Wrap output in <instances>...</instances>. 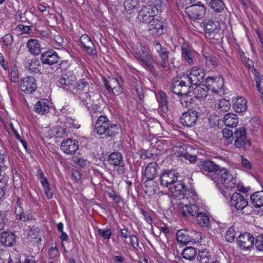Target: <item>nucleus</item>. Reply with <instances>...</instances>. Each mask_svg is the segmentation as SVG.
<instances>
[{
	"instance_id": "nucleus-1",
	"label": "nucleus",
	"mask_w": 263,
	"mask_h": 263,
	"mask_svg": "<svg viewBox=\"0 0 263 263\" xmlns=\"http://www.w3.org/2000/svg\"><path fill=\"white\" fill-rule=\"evenodd\" d=\"M212 179L224 196L227 195L229 189L235 187L237 181L236 174H232L225 168L220 169L216 176L212 177Z\"/></svg>"
},
{
	"instance_id": "nucleus-2",
	"label": "nucleus",
	"mask_w": 263,
	"mask_h": 263,
	"mask_svg": "<svg viewBox=\"0 0 263 263\" xmlns=\"http://www.w3.org/2000/svg\"><path fill=\"white\" fill-rule=\"evenodd\" d=\"M222 134L228 144L234 141L237 148L246 149L251 145L250 140L247 138L246 133H222Z\"/></svg>"
},
{
	"instance_id": "nucleus-3",
	"label": "nucleus",
	"mask_w": 263,
	"mask_h": 263,
	"mask_svg": "<svg viewBox=\"0 0 263 263\" xmlns=\"http://www.w3.org/2000/svg\"><path fill=\"white\" fill-rule=\"evenodd\" d=\"M229 203L232 209L242 211V213L246 215L250 214L248 211H246L249 208L248 200L241 194L237 192L233 193L231 197Z\"/></svg>"
},
{
	"instance_id": "nucleus-4",
	"label": "nucleus",
	"mask_w": 263,
	"mask_h": 263,
	"mask_svg": "<svg viewBox=\"0 0 263 263\" xmlns=\"http://www.w3.org/2000/svg\"><path fill=\"white\" fill-rule=\"evenodd\" d=\"M218 22L210 18H205L200 23V26L203 29L206 37L210 40L215 39L218 36Z\"/></svg>"
},
{
	"instance_id": "nucleus-5",
	"label": "nucleus",
	"mask_w": 263,
	"mask_h": 263,
	"mask_svg": "<svg viewBox=\"0 0 263 263\" xmlns=\"http://www.w3.org/2000/svg\"><path fill=\"white\" fill-rule=\"evenodd\" d=\"M154 50L158 53L160 58L158 62V66L163 69L168 68L169 64L170 51L168 49L162 46L159 42L154 41L153 43Z\"/></svg>"
},
{
	"instance_id": "nucleus-6",
	"label": "nucleus",
	"mask_w": 263,
	"mask_h": 263,
	"mask_svg": "<svg viewBox=\"0 0 263 263\" xmlns=\"http://www.w3.org/2000/svg\"><path fill=\"white\" fill-rule=\"evenodd\" d=\"M204 72L202 68L197 67H194L192 68L189 73L184 74L183 76L184 80L188 82L190 85H198L202 82L204 77Z\"/></svg>"
},
{
	"instance_id": "nucleus-7",
	"label": "nucleus",
	"mask_w": 263,
	"mask_h": 263,
	"mask_svg": "<svg viewBox=\"0 0 263 263\" xmlns=\"http://www.w3.org/2000/svg\"><path fill=\"white\" fill-rule=\"evenodd\" d=\"M107 161L108 163L114 166H118L117 172L119 175L125 173L126 167L124 163L122 155L119 152H112L108 157Z\"/></svg>"
},
{
	"instance_id": "nucleus-8",
	"label": "nucleus",
	"mask_w": 263,
	"mask_h": 263,
	"mask_svg": "<svg viewBox=\"0 0 263 263\" xmlns=\"http://www.w3.org/2000/svg\"><path fill=\"white\" fill-rule=\"evenodd\" d=\"M192 147L191 145H183L180 146H176L174 148V152L177 157L184 158L189 160L191 163L196 162L197 158L196 155L192 154Z\"/></svg>"
},
{
	"instance_id": "nucleus-9",
	"label": "nucleus",
	"mask_w": 263,
	"mask_h": 263,
	"mask_svg": "<svg viewBox=\"0 0 263 263\" xmlns=\"http://www.w3.org/2000/svg\"><path fill=\"white\" fill-rule=\"evenodd\" d=\"M158 13V9L155 5L144 6L140 10L138 14L139 20L144 23L149 24Z\"/></svg>"
},
{
	"instance_id": "nucleus-10",
	"label": "nucleus",
	"mask_w": 263,
	"mask_h": 263,
	"mask_svg": "<svg viewBox=\"0 0 263 263\" xmlns=\"http://www.w3.org/2000/svg\"><path fill=\"white\" fill-rule=\"evenodd\" d=\"M76 87L80 99L83 102L90 99L92 92L89 90L90 84L88 81L84 79H81L77 82Z\"/></svg>"
},
{
	"instance_id": "nucleus-11",
	"label": "nucleus",
	"mask_w": 263,
	"mask_h": 263,
	"mask_svg": "<svg viewBox=\"0 0 263 263\" xmlns=\"http://www.w3.org/2000/svg\"><path fill=\"white\" fill-rule=\"evenodd\" d=\"M178 178V172L176 170H165L161 174L159 178L160 184L163 186L171 187L177 181Z\"/></svg>"
},
{
	"instance_id": "nucleus-12",
	"label": "nucleus",
	"mask_w": 263,
	"mask_h": 263,
	"mask_svg": "<svg viewBox=\"0 0 263 263\" xmlns=\"http://www.w3.org/2000/svg\"><path fill=\"white\" fill-rule=\"evenodd\" d=\"M190 86L188 82L184 80V77L182 76L178 80L174 81L171 86V90L178 96L186 95L189 93Z\"/></svg>"
},
{
	"instance_id": "nucleus-13",
	"label": "nucleus",
	"mask_w": 263,
	"mask_h": 263,
	"mask_svg": "<svg viewBox=\"0 0 263 263\" xmlns=\"http://www.w3.org/2000/svg\"><path fill=\"white\" fill-rule=\"evenodd\" d=\"M165 27V22L162 17L156 16L148 24V31L153 35L162 34Z\"/></svg>"
},
{
	"instance_id": "nucleus-14",
	"label": "nucleus",
	"mask_w": 263,
	"mask_h": 263,
	"mask_svg": "<svg viewBox=\"0 0 263 263\" xmlns=\"http://www.w3.org/2000/svg\"><path fill=\"white\" fill-rule=\"evenodd\" d=\"M199 113L196 110L189 109L182 114L180 117L181 124L186 127H192L197 123Z\"/></svg>"
},
{
	"instance_id": "nucleus-15",
	"label": "nucleus",
	"mask_w": 263,
	"mask_h": 263,
	"mask_svg": "<svg viewBox=\"0 0 263 263\" xmlns=\"http://www.w3.org/2000/svg\"><path fill=\"white\" fill-rule=\"evenodd\" d=\"M205 12L206 9L204 5H192L186 8V13L193 20L203 17Z\"/></svg>"
},
{
	"instance_id": "nucleus-16",
	"label": "nucleus",
	"mask_w": 263,
	"mask_h": 263,
	"mask_svg": "<svg viewBox=\"0 0 263 263\" xmlns=\"http://www.w3.org/2000/svg\"><path fill=\"white\" fill-rule=\"evenodd\" d=\"M198 211V206L195 204L189 205L179 203L178 204V212L185 219L195 216Z\"/></svg>"
},
{
	"instance_id": "nucleus-17",
	"label": "nucleus",
	"mask_w": 263,
	"mask_h": 263,
	"mask_svg": "<svg viewBox=\"0 0 263 263\" xmlns=\"http://www.w3.org/2000/svg\"><path fill=\"white\" fill-rule=\"evenodd\" d=\"M254 237L249 233L241 234L237 238L238 247L243 250H250L253 247Z\"/></svg>"
},
{
	"instance_id": "nucleus-18",
	"label": "nucleus",
	"mask_w": 263,
	"mask_h": 263,
	"mask_svg": "<svg viewBox=\"0 0 263 263\" xmlns=\"http://www.w3.org/2000/svg\"><path fill=\"white\" fill-rule=\"evenodd\" d=\"M97 132H107L110 129L118 130V125L116 124L110 123L105 116H100L95 124Z\"/></svg>"
},
{
	"instance_id": "nucleus-19",
	"label": "nucleus",
	"mask_w": 263,
	"mask_h": 263,
	"mask_svg": "<svg viewBox=\"0 0 263 263\" xmlns=\"http://www.w3.org/2000/svg\"><path fill=\"white\" fill-rule=\"evenodd\" d=\"M104 85L109 92H112L115 96H118L123 92V89L118 80L116 78H109L106 79L103 78Z\"/></svg>"
},
{
	"instance_id": "nucleus-20",
	"label": "nucleus",
	"mask_w": 263,
	"mask_h": 263,
	"mask_svg": "<svg viewBox=\"0 0 263 263\" xmlns=\"http://www.w3.org/2000/svg\"><path fill=\"white\" fill-rule=\"evenodd\" d=\"M198 166L203 174L208 175L209 173H213L214 177L216 176L220 170L218 165L210 160L200 161L198 163Z\"/></svg>"
},
{
	"instance_id": "nucleus-21",
	"label": "nucleus",
	"mask_w": 263,
	"mask_h": 263,
	"mask_svg": "<svg viewBox=\"0 0 263 263\" xmlns=\"http://www.w3.org/2000/svg\"><path fill=\"white\" fill-rule=\"evenodd\" d=\"M20 87L26 93H32L37 88L35 79L32 76L26 77L22 81Z\"/></svg>"
},
{
	"instance_id": "nucleus-22",
	"label": "nucleus",
	"mask_w": 263,
	"mask_h": 263,
	"mask_svg": "<svg viewBox=\"0 0 263 263\" xmlns=\"http://www.w3.org/2000/svg\"><path fill=\"white\" fill-rule=\"evenodd\" d=\"M206 88L217 93L223 86V81L219 77H209L206 79Z\"/></svg>"
},
{
	"instance_id": "nucleus-23",
	"label": "nucleus",
	"mask_w": 263,
	"mask_h": 263,
	"mask_svg": "<svg viewBox=\"0 0 263 263\" xmlns=\"http://www.w3.org/2000/svg\"><path fill=\"white\" fill-rule=\"evenodd\" d=\"M59 60V55L52 50L44 51L41 55V61L43 64L52 65L57 63Z\"/></svg>"
},
{
	"instance_id": "nucleus-24",
	"label": "nucleus",
	"mask_w": 263,
	"mask_h": 263,
	"mask_svg": "<svg viewBox=\"0 0 263 263\" xmlns=\"http://www.w3.org/2000/svg\"><path fill=\"white\" fill-rule=\"evenodd\" d=\"M78 148V142L77 140L73 141L70 139L63 141L61 144V150L68 155L74 154Z\"/></svg>"
},
{
	"instance_id": "nucleus-25",
	"label": "nucleus",
	"mask_w": 263,
	"mask_h": 263,
	"mask_svg": "<svg viewBox=\"0 0 263 263\" xmlns=\"http://www.w3.org/2000/svg\"><path fill=\"white\" fill-rule=\"evenodd\" d=\"M80 41L88 54L91 55L97 54L94 44L88 35L86 34L82 35L80 39Z\"/></svg>"
},
{
	"instance_id": "nucleus-26",
	"label": "nucleus",
	"mask_w": 263,
	"mask_h": 263,
	"mask_svg": "<svg viewBox=\"0 0 263 263\" xmlns=\"http://www.w3.org/2000/svg\"><path fill=\"white\" fill-rule=\"evenodd\" d=\"M0 242L6 247L12 246L16 242L15 235L10 231H3L1 233Z\"/></svg>"
},
{
	"instance_id": "nucleus-27",
	"label": "nucleus",
	"mask_w": 263,
	"mask_h": 263,
	"mask_svg": "<svg viewBox=\"0 0 263 263\" xmlns=\"http://www.w3.org/2000/svg\"><path fill=\"white\" fill-rule=\"evenodd\" d=\"M76 80V77L71 73L62 74L59 80V86L62 88L68 90Z\"/></svg>"
},
{
	"instance_id": "nucleus-28",
	"label": "nucleus",
	"mask_w": 263,
	"mask_h": 263,
	"mask_svg": "<svg viewBox=\"0 0 263 263\" xmlns=\"http://www.w3.org/2000/svg\"><path fill=\"white\" fill-rule=\"evenodd\" d=\"M175 183L176 184L174 186L173 190L172 191L174 195L177 197L180 196V198H188V195L190 191L186 190L184 184L179 182H176Z\"/></svg>"
},
{
	"instance_id": "nucleus-29",
	"label": "nucleus",
	"mask_w": 263,
	"mask_h": 263,
	"mask_svg": "<svg viewBox=\"0 0 263 263\" xmlns=\"http://www.w3.org/2000/svg\"><path fill=\"white\" fill-rule=\"evenodd\" d=\"M34 108L39 114H46L49 112V102L47 99H41L34 105Z\"/></svg>"
},
{
	"instance_id": "nucleus-30",
	"label": "nucleus",
	"mask_w": 263,
	"mask_h": 263,
	"mask_svg": "<svg viewBox=\"0 0 263 263\" xmlns=\"http://www.w3.org/2000/svg\"><path fill=\"white\" fill-rule=\"evenodd\" d=\"M29 52L32 55H37L41 52L42 48L39 41L36 39H31L27 43Z\"/></svg>"
},
{
	"instance_id": "nucleus-31",
	"label": "nucleus",
	"mask_w": 263,
	"mask_h": 263,
	"mask_svg": "<svg viewBox=\"0 0 263 263\" xmlns=\"http://www.w3.org/2000/svg\"><path fill=\"white\" fill-rule=\"evenodd\" d=\"M247 100L243 97H238L234 100L233 107L238 113L245 112L247 109Z\"/></svg>"
},
{
	"instance_id": "nucleus-32",
	"label": "nucleus",
	"mask_w": 263,
	"mask_h": 263,
	"mask_svg": "<svg viewBox=\"0 0 263 263\" xmlns=\"http://www.w3.org/2000/svg\"><path fill=\"white\" fill-rule=\"evenodd\" d=\"M144 187L145 193L151 196L156 193L158 185L153 179H147L144 182Z\"/></svg>"
},
{
	"instance_id": "nucleus-33",
	"label": "nucleus",
	"mask_w": 263,
	"mask_h": 263,
	"mask_svg": "<svg viewBox=\"0 0 263 263\" xmlns=\"http://www.w3.org/2000/svg\"><path fill=\"white\" fill-rule=\"evenodd\" d=\"M25 67L30 72L37 73L40 72L41 64L37 58L28 59L25 64Z\"/></svg>"
},
{
	"instance_id": "nucleus-34",
	"label": "nucleus",
	"mask_w": 263,
	"mask_h": 263,
	"mask_svg": "<svg viewBox=\"0 0 263 263\" xmlns=\"http://www.w3.org/2000/svg\"><path fill=\"white\" fill-rule=\"evenodd\" d=\"M176 236L178 242L183 245H186L191 240V238L189 234V231L185 229L178 231Z\"/></svg>"
},
{
	"instance_id": "nucleus-35",
	"label": "nucleus",
	"mask_w": 263,
	"mask_h": 263,
	"mask_svg": "<svg viewBox=\"0 0 263 263\" xmlns=\"http://www.w3.org/2000/svg\"><path fill=\"white\" fill-rule=\"evenodd\" d=\"M251 202L256 208L263 206V191L256 192L251 196Z\"/></svg>"
},
{
	"instance_id": "nucleus-36",
	"label": "nucleus",
	"mask_w": 263,
	"mask_h": 263,
	"mask_svg": "<svg viewBox=\"0 0 263 263\" xmlns=\"http://www.w3.org/2000/svg\"><path fill=\"white\" fill-rule=\"evenodd\" d=\"M223 122L227 127H236L238 123L237 116L233 113H228L223 117Z\"/></svg>"
},
{
	"instance_id": "nucleus-37",
	"label": "nucleus",
	"mask_w": 263,
	"mask_h": 263,
	"mask_svg": "<svg viewBox=\"0 0 263 263\" xmlns=\"http://www.w3.org/2000/svg\"><path fill=\"white\" fill-rule=\"evenodd\" d=\"M133 54L138 60L141 61L149 55L146 47L141 44L138 45L137 48L134 50Z\"/></svg>"
},
{
	"instance_id": "nucleus-38",
	"label": "nucleus",
	"mask_w": 263,
	"mask_h": 263,
	"mask_svg": "<svg viewBox=\"0 0 263 263\" xmlns=\"http://www.w3.org/2000/svg\"><path fill=\"white\" fill-rule=\"evenodd\" d=\"M158 164L156 162L149 163L145 169L144 175L146 179H153L157 174Z\"/></svg>"
},
{
	"instance_id": "nucleus-39",
	"label": "nucleus",
	"mask_w": 263,
	"mask_h": 263,
	"mask_svg": "<svg viewBox=\"0 0 263 263\" xmlns=\"http://www.w3.org/2000/svg\"><path fill=\"white\" fill-rule=\"evenodd\" d=\"M143 65L145 66V68L148 70L153 75L157 76L158 75V72L154 65L153 59L151 55L148 56L145 59L141 61Z\"/></svg>"
},
{
	"instance_id": "nucleus-40",
	"label": "nucleus",
	"mask_w": 263,
	"mask_h": 263,
	"mask_svg": "<svg viewBox=\"0 0 263 263\" xmlns=\"http://www.w3.org/2000/svg\"><path fill=\"white\" fill-rule=\"evenodd\" d=\"M196 255L197 250L193 247L185 248L182 252L183 258L190 261L194 260Z\"/></svg>"
},
{
	"instance_id": "nucleus-41",
	"label": "nucleus",
	"mask_w": 263,
	"mask_h": 263,
	"mask_svg": "<svg viewBox=\"0 0 263 263\" xmlns=\"http://www.w3.org/2000/svg\"><path fill=\"white\" fill-rule=\"evenodd\" d=\"M181 51L183 59L190 65H193L194 63L193 58L195 53L184 46L181 47Z\"/></svg>"
},
{
	"instance_id": "nucleus-42",
	"label": "nucleus",
	"mask_w": 263,
	"mask_h": 263,
	"mask_svg": "<svg viewBox=\"0 0 263 263\" xmlns=\"http://www.w3.org/2000/svg\"><path fill=\"white\" fill-rule=\"evenodd\" d=\"M41 233L40 229L36 227H32L29 232V237L30 241H33V239H35V242L39 243L42 241V238L40 237V234Z\"/></svg>"
},
{
	"instance_id": "nucleus-43",
	"label": "nucleus",
	"mask_w": 263,
	"mask_h": 263,
	"mask_svg": "<svg viewBox=\"0 0 263 263\" xmlns=\"http://www.w3.org/2000/svg\"><path fill=\"white\" fill-rule=\"evenodd\" d=\"M196 86L193 91L195 96L200 100L205 99L208 94L209 89L206 88V87H202L198 85Z\"/></svg>"
},
{
	"instance_id": "nucleus-44",
	"label": "nucleus",
	"mask_w": 263,
	"mask_h": 263,
	"mask_svg": "<svg viewBox=\"0 0 263 263\" xmlns=\"http://www.w3.org/2000/svg\"><path fill=\"white\" fill-rule=\"evenodd\" d=\"M206 65L211 69L216 67L220 63L219 59L212 55H204Z\"/></svg>"
},
{
	"instance_id": "nucleus-45",
	"label": "nucleus",
	"mask_w": 263,
	"mask_h": 263,
	"mask_svg": "<svg viewBox=\"0 0 263 263\" xmlns=\"http://www.w3.org/2000/svg\"><path fill=\"white\" fill-rule=\"evenodd\" d=\"M196 219L198 223L201 227L209 226L210 221L208 215L203 213H198L197 214Z\"/></svg>"
},
{
	"instance_id": "nucleus-46",
	"label": "nucleus",
	"mask_w": 263,
	"mask_h": 263,
	"mask_svg": "<svg viewBox=\"0 0 263 263\" xmlns=\"http://www.w3.org/2000/svg\"><path fill=\"white\" fill-rule=\"evenodd\" d=\"M210 6L214 11L217 12L222 11L224 7V3L222 0H211Z\"/></svg>"
},
{
	"instance_id": "nucleus-47",
	"label": "nucleus",
	"mask_w": 263,
	"mask_h": 263,
	"mask_svg": "<svg viewBox=\"0 0 263 263\" xmlns=\"http://www.w3.org/2000/svg\"><path fill=\"white\" fill-rule=\"evenodd\" d=\"M231 104L229 100L222 99L219 100L217 105V109L220 112H225L230 109Z\"/></svg>"
},
{
	"instance_id": "nucleus-48",
	"label": "nucleus",
	"mask_w": 263,
	"mask_h": 263,
	"mask_svg": "<svg viewBox=\"0 0 263 263\" xmlns=\"http://www.w3.org/2000/svg\"><path fill=\"white\" fill-rule=\"evenodd\" d=\"M212 258V255L209 251L204 250L199 251L197 259L201 263H208Z\"/></svg>"
},
{
	"instance_id": "nucleus-49",
	"label": "nucleus",
	"mask_w": 263,
	"mask_h": 263,
	"mask_svg": "<svg viewBox=\"0 0 263 263\" xmlns=\"http://www.w3.org/2000/svg\"><path fill=\"white\" fill-rule=\"evenodd\" d=\"M138 4L137 0H126L123 5L125 10L127 11L135 9Z\"/></svg>"
},
{
	"instance_id": "nucleus-50",
	"label": "nucleus",
	"mask_w": 263,
	"mask_h": 263,
	"mask_svg": "<svg viewBox=\"0 0 263 263\" xmlns=\"http://www.w3.org/2000/svg\"><path fill=\"white\" fill-rule=\"evenodd\" d=\"M236 232L233 228H230L226 232L225 238L227 241L233 242L235 239Z\"/></svg>"
},
{
	"instance_id": "nucleus-51",
	"label": "nucleus",
	"mask_w": 263,
	"mask_h": 263,
	"mask_svg": "<svg viewBox=\"0 0 263 263\" xmlns=\"http://www.w3.org/2000/svg\"><path fill=\"white\" fill-rule=\"evenodd\" d=\"M99 234L104 239L109 240L111 236L112 232L110 229L106 228L104 229H99L98 230Z\"/></svg>"
},
{
	"instance_id": "nucleus-52",
	"label": "nucleus",
	"mask_w": 263,
	"mask_h": 263,
	"mask_svg": "<svg viewBox=\"0 0 263 263\" xmlns=\"http://www.w3.org/2000/svg\"><path fill=\"white\" fill-rule=\"evenodd\" d=\"M189 93L186 95H181L180 103L183 107H188L191 103L192 99L190 98Z\"/></svg>"
},
{
	"instance_id": "nucleus-53",
	"label": "nucleus",
	"mask_w": 263,
	"mask_h": 263,
	"mask_svg": "<svg viewBox=\"0 0 263 263\" xmlns=\"http://www.w3.org/2000/svg\"><path fill=\"white\" fill-rule=\"evenodd\" d=\"M42 185L44 189L46 197L48 199L52 198L53 197V193L50 187V184L49 181L44 182V183L42 184Z\"/></svg>"
},
{
	"instance_id": "nucleus-54",
	"label": "nucleus",
	"mask_w": 263,
	"mask_h": 263,
	"mask_svg": "<svg viewBox=\"0 0 263 263\" xmlns=\"http://www.w3.org/2000/svg\"><path fill=\"white\" fill-rule=\"evenodd\" d=\"M254 244L257 250L263 252V236H258Z\"/></svg>"
},
{
	"instance_id": "nucleus-55",
	"label": "nucleus",
	"mask_w": 263,
	"mask_h": 263,
	"mask_svg": "<svg viewBox=\"0 0 263 263\" xmlns=\"http://www.w3.org/2000/svg\"><path fill=\"white\" fill-rule=\"evenodd\" d=\"M72 161L74 163L81 166L86 165L87 162V161L86 159L80 157H74L72 158Z\"/></svg>"
},
{
	"instance_id": "nucleus-56",
	"label": "nucleus",
	"mask_w": 263,
	"mask_h": 263,
	"mask_svg": "<svg viewBox=\"0 0 263 263\" xmlns=\"http://www.w3.org/2000/svg\"><path fill=\"white\" fill-rule=\"evenodd\" d=\"M241 164L245 170H250L252 168V164L250 161L243 156H241Z\"/></svg>"
},
{
	"instance_id": "nucleus-57",
	"label": "nucleus",
	"mask_w": 263,
	"mask_h": 263,
	"mask_svg": "<svg viewBox=\"0 0 263 263\" xmlns=\"http://www.w3.org/2000/svg\"><path fill=\"white\" fill-rule=\"evenodd\" d=\"M11 80L12 82H17L19 81L18 71L16 67H13L11 72Z\"/></svg>"
},
{
	"instance_id": "nucleus-58",
	"label": "nucleus",
	"mask_w": 263,
	"mask_h": 263,
	"mask_svg": "<svg viewBox=\"0 0 263 263\" xmlns=\"http://www.w3.org/2000/svg\"><path fill=\"white\" fill-rule=\"evenodd\" d=\"M256 87L257 90L261 92V98L263 100V75L256 81Z\"/></svg>"
},
{
	"instance_id": "nucleus-59",
	"label": "nucleus",
	"mask_w": 263,
	"mask_h": 263,
	"mask_svg": "<svg viewBox=\"0 0 263 263\" xmlns=\"http://www.w3.org/2000/svg\"><path fill=\"white\" fill-rule=\"evenodd\" d=\"M160 96L161 98V100L160 101V104L161 106L162 107H166V108H167V101L165 93L164 92L161 91L160 92Z\"/></svg>"
},
{
	"instance_id": "nucleus-60",
	"label": "nucleus",
	"mask_w": 263,
	"mask_h": 263,
	"mask_svg": "<svg viewBox=\"0 0 263 263\" xmlns=\"http://www.w3.org/2000/svg\"><path fill=\"white\" fill-rule=\"evenodd\" d=\"M67 123L69 124V126L72 129H78L81 126L78 121L71 118H68L67 119Z\"/></svg>"
},
{
	"instance_id": "nucleus-61",
	"label": "nucleus",
	"mask_w": 263,
	"mask_h": 263,
	"mask_svg": "<svg viewBox=\"0 0 263 263\" xmlns=\"http://www.w3.org/2000/svg\"><path fill=\"white\" fill-rule=\"evenodd\" d=\"M130 237V242L134 249H137L139 247L138 239L134 234L129 236Z\"/></svg>"
},
{
	"instance_id": "nucleus-62",
	"label": "nucleus",
	"mask_w": 263,
	"mask_h": 263,
	"mask_svg": "<svg viewBox=\"0 0 263 263\" xmlns=\"http://www.w3.org/2000/svg\"><path fill=\"white\" fill-rule=\"evenodd\" d=\"M3 41L5 45H9L13 42V37L10 34H7L3 37Z\"/></svg>"
},
{
	"instance_id": "nucleus-63",
	"label": "nucleus",
	"mask_w": 263,
	"mask_h": 263,
	"mask_svg": "<svg viewBox=\"0 0 263 263\" xmlns=\"http://www.w3.org/2000/svg\"><path fill=\"white\" fill-rule=\"evenodd\" d=\"M14 186L15 188H21L22 186L23 181L20 176H16L13 179Z\"/></svg>"
},
{
	"instance_id": "nucleus-64",
	"label": "nucleus",
	"mask_w": 263,
	"mask_h": 263,
	"mask_svg": "<svg viewBox=\"0 0 263 263\" xmlns=\"http://www.w3.org/2000/svg\"><path fill=\"white\" fill-rule=\"evenodd\" d=\"M18 31H21L22 33H28L31 30L30 27L28 26H24L23 25L20 24L16 28Z\"/></svg>"
}]
</instances>
